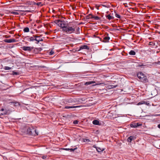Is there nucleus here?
Masks as SVG:
<instances>
[{
	"instance_id": "nucleus-30",
	"label": "nucleus",
	"mask_w": 160,
	"mask_h": 160,
	"mask_svg": "<svg viewBox=\"0 0 160 160\" xmlns=\"http://www.w3.org/2000/svg\"><path fill=\"white\" fill-rule=\"evenodd\" d=\"M149 45L150 46H154L155 45V42H149Z\"/></svg>"
},
{
	"instance_id": "nucleus-9",
	"label": "nucleus",
	"mask_w": 160,
	"mask_h": 160,
	"mask_svg": "<svg viewBox=\"0 0 160 160\" xmlns=\"http://www.w3.org/2000/svg\"><path fill=\"white\" fill-rule=\"evenodd\" d=\"M22 48L23 50L27 51H30L33 48V47H23Z\"/></svg>"
},
{
	"instance_id": "nucleus-20",
	"label": "nucleus",
	"mask_w": 160,
	"mask_h": 160,
	"mask_svg": "<svg viewBox=\"0 0 160 160\" xmlns=\"http://www.w3.org/2000/svg\"><path fill=\"white\" fill-rule=\"evenodd\" d=\"M43 39L42 38H39L38 39H35V41L37 42H36V44H38L39 42L43 41Z\"/></svg>"
},
{
	"instance_id": "nucleus-16",
	"label": "nucleus",
	"mask_w": 160,
	"mask_h": 160,
	"mask_svg": "<svg viewBox=\"0 0 160 160\" xmlns=\"http://www.w3.org/2000/svg\"><path fill=\"white\" fill-rule=\"evenodd\" d=\"M92 123L95 125H100L99 121L97 120H94L92 121Z\"/></svg>"
},
{
	"instance_id": "nucleus-10",
	"label": "nucleus",
	"mask_w": 160,
	"mask_h": 160,
	"mask_svg": "<svg viewBox=\"0 0 160 160\" xmlns=\"http://www.w3.org/2000/svg\"><path fill=\"white\" fill-rule=\"evenodd\" d=\"M89 48L88 46L86 45H83L81 46L80 47L79 50H81L83 49L89 50Z\"/></svg>"
},
{
	"instance_id": "nucleus-44",
	"label": "nucleus",
	"mask_w": 160,
	"mask_h": 160,
	"mask_svg": "<svg viewBox=\"0 0 160 160\" xmlns=\"http://www.w3.org/2000/svg\"><path fill=\"white\" fill-rule=\"evenodd\" d=\"M77 30L79 31L80 30V28L79 27H78L76 29Z\"/></svg>"
},
{
	"instance_id": "nucleus-43",
	"label": "nucleus",
	"mask_w": 160,
	"mask_h": 160,
	"mask_svg": "<svg viewBox=\"0 0 160 160\" xmlns=\"http://www.w3.org/2000/svg\"><path fill=\"white\" fill-rule=\"evenodd\" d=\"M64 149L66 150L69 151L70 150V148H65Z\"/></svg>"
},
{
	"instance_id": "nucleus-28",
	"label": "nucleus",
	"mask_w": 160,
	"mask_h": 160,
	"mask_svg": "<svg viewBox=\"0 0 160 160\" xmlns=\"http://www.w3.org/2000/svg\"><path fill=\"white\" fill-rule=\"evenodd\" d=\"M92 15V14H89L88 15H87L86 17V18L87 19H89V18H91Z\"/></svg>"
},
{
	"instance_id": "nucleus-41",
	"label": "nucleus",
	"mask_w": 160,
	"mask_h": 160,
	"mask_svg": "<svg viewBox=\"0 0 160 160\" xmlns=\"http://www.w3.org/2000/svg\"><path fill=\"white\" fill-rule=\"evenodd\" d=\"M41 4V2H38L37 3V5L39 6V5H40Z\"/></svg>"
},
{
	"instance_id": "nucleus-15",
	"label": "nucleus",
	"mask_w": 160,
	"mask_h": 160,
	"mask_svg": "<svg viewBox=\"0 0 160 160\" xmlns=\"http://www.w3.org/2000/svg\"><path fill=\"white\" fill-rule=\"evenodd\" d=\"M110 39V38L108 36H106L103 38V42H109V40Z\"/></svg>"
},
{
	"instance_id": "nucleus-29",
	"label": "nucleus",
	"mask_w": 160,
	"mask_h": 160,
	"mask_svg": "<svg viewBox=\"0 0 160 160\" xmlns=\"http://www.w3.org/2000/svg\"><path fill=\"white\" fill-rule=\"evenodd\" d=\"M35 41V39L34 37V36H33V37H31L30 38V41Z\"/></svg>"
},
{
	"instance_id": "nucleus-3",
	"label": "nucleus",
	"mask_w": 160,
	"mask_h": 160,
	"mask_svg": "<svg viewBox=\"0 0 160 160\" xmlns=\"http://www.w3.org/2000/svg\"><path fill=\"white\" fill-rule=\"evenodd\" d=\"M29 127L28 125L22 124L21 128V134H28Z\"/></svg>"
},
{
	"instance_id": "nucleus-17",
	"label": "nucleus",
	"mask_w": 160,
	"mask_h": 160,
	"mask_svg": "<svg viewBox=\"0 0 160 160\" xmlns=\"http://www.w3.org/2000/svg\"><path fill=\"white\" fill-rule=\"evenodd\" d=\"M106 16L107 18L109 20L111 19H113L114 18L113 16H111L110 14L108 15H106Z\"/></svg>"
},
{
	"instance_id": "nucleus-5",
	"label": "nucleus",
	"mask_w": 160,
	"mask_h": 160,
	"mask_svg": "<svg viewBox=\"0 0 160 160\" xmlns=\"http://www.w3.org/2000/svg\"><path fill=\"white\" fill-rule=\"evenodd\" d=\"M28 134L33 136L38 135V133L36 129L33 127H29Z\"/></svg>"
},
{
	"instance_id": "nucleus-33",
	"label": "nucleus",
	"mask_w": 160,
	"mask_h": 160,
	"mask_svg": "<svg viewBox=\"0 0 160 160\" xmlns=\"http://www.w3.org/2000/svg\"><path fill=\"white\" fill-rule=\"evenodd\" d=\"M79 122L78 120H75L73 122V123L74 124H77Z\"/></svg>"
},
{
	"instance_id": "nucleus-8",
	"label": "nucleus",
	"mask_w": 160,
	"mask_h": 160,
	"mask_svg": "<svg viewBox=\"0 0 160 160\" xmlns=\"http://www.w3.org/2000/svg\"><path fill=\"white\" fill-rule=\"evenodd\" d=\"M17 41L18 40H16L15 39H5L4 40V42L7 43L14 42H15Z\"/></svg>"
},
{
	"instance_id": "nucleus-39",
	"label": "nucleus",
	"mask_w": 160,
	"mask_h": 160,
	"mask_svg": "<svg viewBox=\"0 0 160 160\" xmlns=\"http://www.w3.org/2000/svg\"><path fill=\"white\" fill-rule=\"evenodd\" d=\"M154 63L156 64H159L160 65V61H158L157 62H154Z\"/></svg>"
},
{
	"instance_id": "nucleus-40",
	"label": "nucleus",
	"mask_w": 160,
	"mask_h": 160,
	"mask_svg": "<svg viewBox=\"0 0 160 160\" xmlns=\"http://www.w3.org/2000/svg\"><path fill=\"white\" fill-rule=\"evenodd\" d=\"M47 156H42V158L43 159H45L46 158H47Z\"/></svg>"
},
{
	"instance_id": "nucleus-22",
	"label": "nucleus",
	"mask_w": 160,
	"mask_h": 160,
	"mask_svg": "<svg viewBox=\"0 0 160 160\" xmlns=\"http://www.w3.org/2000/svg\"><path fill=\"white\" fill-rule=\"evenodd\" d=\"M101 5L103 7H105V8H110L111 7L110 6L109 4H101Z\"/></svg>"
},
{
	"instance_id": "nucleus-25",
	"label": "nucleus",
	"mask_w": 160,
	"mask_h": 160,
	"mask_svg": "<svg viewBox=\"0 0 160 160\" xmlns=\"http://www.w3.org/2000/svg\"><path fill=\"white\" fill-rule=\"evenodd\" d=\"M114 13L115 14V16L117 18H121V16L119 15L118 14L117 12H116L115 11H114Z\"/></svg>"
},
{
	"instance_id": "nucleus-38",
	"label": "nucleus",
	"mask_w": 160,
	"mask_h": 160,
	"mask_svg": "<svg viewBox=\"0 0 160 160\" xmlns=\"http://www.w3.org/2000/svg\"><path fill=\"white\" fill-rule=\"evenodd\" d=\"M34 37L35 38V39H38V38H40V37L36 35H34Z\"/></svg>"
},
{
	"instance_id": "nucleus-47",
	"label": "nucleus",
	"mask_w": 160,
	"mask_h": 160,
	"mask_svg": "<svg viewBox=\"0 0 160 160\" xmlns=\"http://www.w3.org/2000/svg\"><path fill=\"white\" fill-rule=\"evenodd\" d=\"M94 37H96L95 35H94Z\"/></svg>"
},
{
	"instance_id": "nucleus-45",
	"label": "nucleus",
	"mask_w": 160,
	"mask_h": 160,
	"mask_svg": "<svg viewBox=\"0 0 160 160\" xmlns=\"http://www.w3.org/2000/svg\"><path fill=\"white\" fill-rule=\"evenodd\" d=\"M158 127L159 128H160V124H159L158 125Z\"/></svg>"
},
{
	"instance_id": "nucleus-14",
	"label": "nucleus",
	"mask_w": 160,
	"mask_h": 160,
	"mask_svg": "<svg viewBox=\"0 0 160 160\" xmlns=\"http://www.w3.org/2000/svg\"><path fill=\"white\" fill-rule=\"evenodd\" d=\"M138 67H140L142 68H144L148 67L146 64H144L142 63H139L138 65Z\"/></svg>"
},
{
	"instance_id": "nucleus-7",
	"label": "nucleus",
	"mask_w": 160,
	"mask_h": 160,
	"mask_svg": "<svg viewBox=\"0 0 160 160\" xmlns=\"http://www.w3.org/2000/svg\"><path fill=\"white\" fill-rule=\"evenodd\" d=\"M83 106L82 105H80L79 106H66L64 107L65 109H73L75 108H80L83 107Z\"/></svg>"
},
{
	"instance_id": "nucleus-23",
	"label": "nucleus",
	"mask_w": 160,
	"mask_h": 160,
	"mask_svg": "<svg viewBox=\"0 0 160 160\" xmlns=\"http://www.w3.org/2000/svg\"><path fill=\"white\" fill-rule=\"evenodd\" d=\"M29 31V29L28 27H26L23 29V31L25 32H28Z\"/></svg>"
},
{
	"instance_id": "nucleus-32",
	"label": "nucleus",
	"mask_w": 160,
	"mask_h": 160,
	"mask_svg": "<svg viewBox=\"0 0 160 160\" xmlns=\"http://www.w3.org/2000/svg\"><path fill=\"white\" fill-rule=\"evenodd\" d=\"M142 102L143 103V104H145L146 105H148L149 104V103L147 102H146L145 101H142Z\"/></svg>"
},
{
	"instance_id": "nucleus-42",
	"label": "nucleus",
	"mask_w": 160,
	"mask_h": 160,
	"mask_svg": "<svg viewBox=\"0 0 160 160\" xmlns=\"http://www.w3.org/2000/svg\"><path fill=\"white\" fill-rule=\"evenodd\" d=\"M13 74H15V75H17V72H13Z\"/></svg>"
},
{
	"instance_id": "nucleus-2",
	"label": "nucleus",
	"mask_w": 160,
	"mask_h": 160,
	"mask_svg": "<svg viewBox=\"0 0 160 160\" xmlns=\"http://www.w3.org/2000/svg\"><path fill=\"white\" fill-rule=\"evenodd\" d=\"M137 76L141 82L145 83L148 82L147 76L143 73L139 72L137 73Z\"/></svg>"
},
{
	"instance_id": "nucleus-35",
	"label": "nucleus",
	"mask_w": 160,
	"mask_h": 160,
	"mask_svg": "<svg viewBox=\"0 0 160 160\" xmlns=\"http://www.w3.org/2000/svg\"><path fill=\"white\" fill-rule=\"evenodd\" d=\"M83 142H89V140L88 139H83Z\"/></svg>"
},
{
	"instance_id": "nucleus-1",
	"label": "nucleus",
	"mask_w": 160,
	"mask_h": 160,
	"mask_svg": "<svg viewBox=\"0 0 160 160\" xmlns=\"http://www.w3.org/2000/svg\"><path fill=\"white\" fill-rule=\"evenodd\" d=\"M54 22L59 27L62 28V31L67 34L75 33V26H70L68 25L67 22L64 20H56Z\"/></svg>"
},
{
	"instance_id": "nucleus-18",
	"label": "nucleus",
	"mask_w": 160,
	"mask_h": 160,
	"mask_svg": "<svg viewBox=\"0 0 160 160\" xmlns=\"http://www.w3.org/2000/svg\"><path fill=\"white\" fill-rule=\"evenodd\" d=\"M92 18H94L96 20H100V18L97 16L92 15Z\"/></svg>"
},
{
	"instance_id": "nucleus-34",
	"label": "nucleus",
	"mask_w": 160,
	"mask_h": 160,
	"mask_svg": "<svg viewBox=\"0 0 160 160\" xmlns=\"http://www.w3.org/2000/svg\"><path fill=\"white\" fill-rule=\"evenodd\" d=\"M136 126H137V128L142 125V124H140V123H136Z\"/></svg>"
},
{
	"instance_id": "nucleus-19",
	"label": "nucleus",
	"mask_w": 160,
	"mask_h": 160,
	"mask_svg": "<svg viewBox=\"0 0 160 160\" xmlns=\"http://www.w3.org/2000/svg\"><path fill=\"white\" fill-rule=\"evenodd\" d=\"M128 53L131 55H135L136 54V52L133 50H131Z\"/></svg>"
},
{
	"instance_id": "nucleus-6",
	"label": "nucleus",
	"mask_w": 160,
	"mask_h": 160,
	"mask_svg": "<svg viewBox=\"0 0 160 160\" xmlns=\"http://www.w3.org/2000/svg\"><path fill=\"white\" fill-rule=\"evenodd\" d=\"M66 101L68 103H71L74 104H75L78 102L76 99H73L71 98L67 99Z\"/></svg>"
},
{
	"instance_id": "nucleus-12",
	"label": "nucleus",
	"mask_w": 160,
	"mask_h": 160,
	"mask_svg": "<svg viewBox=\"0 0 160 160\" xmlns=\"http://www.w3.org/2000/svg\"><path fill=\"white\" fill-rule=\"evenodd\" d=\"M93 147L96 148L97 151L98 152H102L104 150V149H103V148L102 149L99 147H97L95 146H94V145L93 146Z\"/></svg>"
},
{
	"instance_id": "nucleus-27",
	"label": "nucleus",
	"mask_w": 160,
	"mask_h": 160,
	"mask_svg": "<svg viewBox=\"0 0 160 160\" xmlns=\"http://www.w3.org/2000/svg\"><path fill=\"white\" fill-rule=\"evenodd\" d=\"M117 86V85H111L109 86L108 87V88H109L111 89V88H114L116 87Z\"/></svg>"
},
{
	"instance_id": "nucleus-24",
	"label": "nucleus",
	"mask_w": 160,
	"mask_h": 160,
	"mask_svg": "<svg viewBox=\"0 0 160 160\" xmlns=\"http://www.w3.org/2000/svg\"><path fill=\"white\" fill-rule=\"evenodd\" d=\"M130 127L131 128H137V126H136V123H131L130 124Z\"/></svg>"
},
{
	"instance_id": "nucleus-46",
	"label": "nucleus",
	"mask_w": 160,
	"mask_h": 160,
	"mask_svg": "<svg viewBox=\"0 0 160 160\" xmlns=\"http://www.w3.org/2000/svg\"><path fill=\"white\" fill-rule=\"evenodd\" d=\"M21 1L22 2H24V1H27V0H21Z\"/></svg>"
},
{
	"instance_id": "nucleus-13",
	"label": "nucleus",
	"mask_w": 160,
	"mask_h": 160,
	"mask_svg": "<svg viewBox=\"0 0 160 160\" xmlns=\"http://www.w3.org/2000/svg\"><path fill=\"white\" fill-rule=\"evenodd\" d=\"M7 114V111L4 108L0 109V115H5Z\"/></svg>"
},
{
	"instance_id": "nucleus-31",
	"label": "nucleus",
	"mask_w": 160,
	"mask_h": 160,
	"mask_svg": "<svg viewBox=\"0 0 160 160\" xmlns=\"http://www.w3.org/2000/svg\"><path fill=\"white\" fill-rule=\"evenodd\" d=\"M11 13L14 15H18L19 14V13L16 12H11Z\"/></svg>"
},
{
	"instance_id": "nucleus-37",
	"label": "nucleus",
	"mask_w": 160,
	"mask_h": 160,
	"mask_svg": "<svg viewBox=\"0 0 160 160\" xmlns=\"http://www.w3.org/2000/svg\"><path fill=\"white\" fill-rule=\"evenodd\" d=\"M77 149V148H74V149L73 148H70V150L71 151H72V152H73L75 150H76V149Z\"/></svg>"
},
{
	"instance_id": "nucleus-11",
	"label": "nucleus",
	"mask_w": 160,
	"mask_h": 160,
	"mask_svg": "<svg viewBox=\"0 0 160 160\" xmlns=\"http://www.w3.org/2000/svg\"><path fill=\"white\" fill-rule=\"evenodd\" d=\"M136 137L133 136H130L128 138L127 141L128 142H131L132 140L135 139Z\"/></svg>"
},
{
	"instance_id": "nucleus-36",
	"label": "nucleus",
	"mask_w": 160,
	"mask_h": 160,
	"mask_svg": "<svg viewBox=\"0 0 160 160\" xmlns=\"http://www.w3.org/2000/svg\"><path fill=\"white\" fill-rule=\"evenodd\" d=\"M143 104V103L142 102V101H141V102H138L137 104V105H139Z\"/></svg>"
},
{
	"instance_id": "nucleus-21",
	"label": "nucleus",
	"mask_w": 160,
	"mask_h": 160,
	"mask_svg": "<svg viewBox=\"0 0 160 160\" xmlns=\"http://www.w3.org/2000/svg\"><path fill=\"white\" fill-rule=\"evenodd\" d=\"M95 82L93 81L87 82H85V85H88L91 84L95 83Z\"/></svg>"
},
{
	"instance_id": "nucleus-4",
	"label": "nucleus",
	"mask_w": 160,
	"mask_h": 160,
	"mask_svg": "<svg viewBox=\"0 0 160 160\" xmlns=\"http://www.w3.org/2000/svg\"><path fill=\"white\" fill-rule=\"evenodd\" d=\"M31 4V2L30 1H27L26 3H21V11H28V10H22V8L26 9H27L29 5Z\"/></svg>"
},
{
	"instance_id": "nucleus-26",
	"label": "nucleus",
	"mask_w": 160,
	"mask_h": 160,
	"mask_svg": "<svg viewBox=\"0 0 160 160\" xmlns=\"http://www.w3.org/2000/svg\"><path fill=\"white\" fill-rule=\"evenodd\" d=\"M12 68L8 67V66H5L4 67V69L6 70H9L11 69Z\"/></svg>"
}]
</instances>
